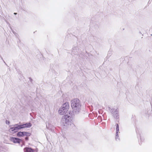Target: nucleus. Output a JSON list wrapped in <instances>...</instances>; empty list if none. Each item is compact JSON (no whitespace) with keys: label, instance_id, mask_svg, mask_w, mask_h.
<instances>
[{"label":"nucleus","instance_id":"obj_13","mask_svg":"<svg viewBox=\"0 0 152 152\" xmlns=\"http://www.w3.org/2000/svg\"><path fill=\"white\" fill-rule=\"evenodd\" d=\"M118 132H117L116 131V136H118Z\"/></svg>","mask_w":152,"mask_h":152},{"label":"nucleus","instance_id":"obj_4","mask_svg":"<svg viewBox=\"0 0 152 152\" xmlns=\"http://www.w3.org/2000/svg\"><path fill=\"white\" fill-rule=\"evenodd\" d=\"M31 126L30 123H27L22 125H18V124L15 125L14 126L16 132H17L18 130L21 129L25 128L26 127H30Z\"/></svg>","mask_w":152,"mask_h":152},{"label":"nucleus","instance_id":"obj_12","mask_svg":"<svg viewBox=\"0 0 152 152\" xmlns=\"http://www.w3.org/2000/svg\"><path fill=\"white\" fill-rule=\"evenodd\" d=\"M6 123L7 124H9L10 123V122L9 121H8L7 120L6 121Z\"/></svg>","mask_w":152,"mask_h":152},{"label":"nucleus","instance_id":"obj_3","mask_svg":"<svg viewBox=\"0 0 152 152\" xmlns=\"http://www.w3.org/2000/svg\"><path fill=\"white\" fill-rule=\"evenodd\" d=\"M69 108V105L68 102H66L63 104L62 106L60 107L58 111L59 115H63L65 114L68 111Z\"/></svg>","mask_w":152,"mask_h":152},{"label":"nucleus","instance_id":"obj_8","mask_svg":"<svg viewBox=\"0 0 152 152\" xmlns=\"http://www.w3.org/2000/svg\"><path fill=\"white\" fill-rule=\"evenodd\" d=\"M9 130L10 132L12 133H14L17 132L15 129V128L14 126L13 127H11L10 129Z\"/></svg>","mask_w":152,"mask_h":152},{"label":"nucleus","instance_id":"obj_6","mask_svg":"<svg viewBox=\"0 0 152 152\" xmlns=\"http://www.w3.org/2000/svg\"><path fill=\"white\" fill-rule=\"evenodd\" d=\"M10 140L11 141L15 143H19L21 141V140L20 139L13 137H10Z\"/></svg>","mask_w":152,"mask_h":152},{"label":"nucleus","instance_id":"obj_9","mask_svg":"<svg viewBox=\"0 0 152 152\" xmlns=\"http://www.w3.org/2000/svg\"><path fill=\"white\" fill-rule=\"evenodd\" d=\"M17 136L19 137L24 136L23 132H19L17 133Z\"/></svg>","mask_w":152,"mask_h":152},{"label":"nucleus","instance_id":"obj_15","mask_svg":"<svg viewBox=\"0 0 152 152\" xmlns=\"http://www.w3.org/2000/svg\"><path fill=\"white\" fill-rule=\"evenodd\" d=\"M25 139L26 140H27L28 139V138L27 137H26Z\"/></svg>","mask_w":152,"mask_h":152},{"label":"nucleus","instance_id":"obj_7","mask_svg":"<svg viewBox=\"0 0 152 152\" xmlns=\"http://www.w3.org/2000/svg\"><path fill=\"white\" fill-rule=\"evenodd\" d=\"M24 152H33L34 150L30 148L26 147L24 149Z\"/></svg>","mask_w":152,"mask_h":152},{"label":"nucleus","instance_id":"obj_16","mask_svg":"<svg viewBox=\"0 0 152 152\" xmlns=\"http://www.w3.org/2000/svg\"><path fill=\"white\" fill-rule=\"evenodd\" d=\"M14 15H16V14H17V13H14Z\"/></svg>","mask_w":152,"mask_h":152},{"label":"nucleus","instance_id":"obj_10","mask_svg":"<svg viewBox=\"0 0 152 152\" xmlns=\"http://www.w3.org/2000/svg\"><path fill=\"white\" fill-rule=\"evenodd\" d=\"M24 136H30L31 135V134L28 132H23Z\"/></svg>","mask_w":152,"mask_h":152},{"label":"nucleus","instance_id":"obj_2","mask_svg":"<svg viewBox=\"0 0 152 152\" xmlns=\"http://www.w3.org/2000/svg\"><path fill=\"white\" fill-rule=\"evenodd\" d=\"M61 124L63 126L69 127L73 124L71 116L68 115L63 116L61 119Z\"/></svg>","mask_w":152,"mask_h":152},{"label":"nucleus","instance_id":"obj_14","mask_svg":"<svg viewBox=\"0 0 152 152\" xmlns=\"http://www.w3.org/2000/svg\"><path fill=\"white\" fill-rule=\"evenodd\" d=\"M118 136H116L115 137V139L116 140H117V139H118Z\"/></svg>","mask_w":152,"mask_h":152},{"label":"nucleus","instance_id":"obj_5","mask_svg":"<svg viewBox=\"0 0 152 152\" xmlns=\"http://www.w3.org/2000/svg\"><path fill=\"white\" fill-rule=\"evenodd\" d=\"M110 111L112 115L115 119H118L119 118V110L118 108H112Z\"/></svg>","mask_w":152,"mask_h":152},{"label":"nucleus","instance_id":"obj_11","mask_svg":"<svg viewBox=\"0 0 152 152\" xmlns=\"http://www.w3.org/2000/svg\"><path fill=\"white\" fill-rule=\"evenodd\" d=\"M116 131L117 132H118L119 130V126L118 124H116Z\"/></svg>","mask_w":152,"mask_h":152},{"label":"nucleus","instance_id":"obj_1","mask_svg":"<svg viewBox=\"0 0 152 152\" xmlns=\"http://www.w3.org/2000/svg\"><path fill=\"white\" fill-rule=\"evenodd\" d=\"M71 104L74 113L78 114L80 112L81 105L79 99H72L71 102Z\"/></svg>","mask_w":152,"mask_h":152}]
</instances>
